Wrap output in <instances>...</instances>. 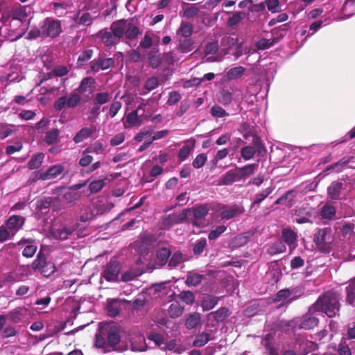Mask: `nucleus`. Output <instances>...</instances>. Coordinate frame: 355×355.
I'll return each mask as SVG.
<instances>
[{"mask_svg": "<svg viewBox=\"0 0 355 355\" xmlns=\"http://www.w3.org/2000/svg\"><path fill=\"white\" fill-rule=\"evenodd\" d=\"M27 17L24 6L8 7L4 9L1 14V24L9 32L8 35H5V37L11 41L16 40L19 37L16 31L26 20Z\"/></svg>", "mask_w": 355, "mask_h": 355, "instance_id": "1", "label": "nucleus"}, {"mask_svg": "<svg viewBox=\"0 0 355 355\" xmlns=\"http://www.w3.org/2000/svg\"><path fill=\"white\" fill-rule=\"evenodd\" d=\"M120 341V329L115 324L100 327L95 335V346L103 349L105 353L114 351Z\"/></svg>", "mask_w": 355, "mask_h": 355, "instance_id": "2", "label": "nucleus"}, {"mask_svg": "<svg viewBox=\"0 0 355 355\" xmlns=\"http://www.w3.org/2000/svg\"><path fill=\"white\" fill-rule=\"evenodd\" d=\"M340 294L329 291L320 295L316 302L309 307V312H322L329 318L339 315L341 304Z\"/></svg>", "mask_w": 355, "mask_h": 355, "instance_id": "3", "label": "nucleus"}, {"mask_svg": "<svg viewBox=\"0 0 355 355\" xmlns=\"http://www.w3.org/2000/svg\"><path fill=\"white\" fill-rule=\"evenodd\" d=\"M252 144L253 146H246L241 149V156L244 160L251 159L256 153L258 155H263L266 153L261 139L257 135H252Z\"/></svg>", "mask_w": 355, "mask_h": 355, "instance_id": "4", "label": "nucleus"}, {"mask_svg": "<svg viewBox=\"0 0 355 355\" xmlns=\"http://www.w3.org/2000/svg\"><path fill=\"white\" fill-rule=\"evenodd\" d=\"M211 205L207 203L196 205L191 208H185L189 210V216L192 215V218L189 220L193 226L201 227L204 225V219L209 214Z\"/></svg>", "mask_w": 355, "mask_h": 355, "instance_id": "5", "label": "nucleus"}, {"mask_svg": "<svg viewBox=\"0 0 355 355\" xmlns=\"http://www.w3.org/2000/svg\"><path fill=\"white\" fill-rule=\"evenodd\" d=\"M329 228L319 229L314 234L313 241L320 252L327 253L331 250L332 239Z\"/></svg>", "mask_w": 355, "mask_h": 355, "instance_id": "6", "label": "nucleus"}, {"mask_svg": "<svg viewBox=\"0 0 355 355\" xmlns=\"http://www.w3.org/2000/svg\"><path fill=\"white\" fill-rule=\"evenodd\" d=\"M81 102V96L78 92H71L69 96H62L58 98L53 104L56 111H61L65 107L74 108Z\"/></svg>", "mask_w": 355, "mask_h": 355, "instance_id": "7", "label": "nucleus"}, {"mask_svg": "<svg viewBox=\"0 0 355 355\" xmlns=\"http://www.w3.org/2000/svg\"><path fill=\"white\" fill-rule=\"evenodd\" d=\"M62 32V26L60 21L47 17L44 21L42 26V37L55 38Z\"/></svg>", "mask_w": 355, "mask_h": 355, "instance_id": "8", "label": "nucleus"}, {"mask_svg": "<svg viewBox=\"0 0 355 355\" xmlns=\"http://www.w3.org/2000/svg\"><path fill=\"white\" fill-rule=\"evenodd\" d=\"M189 210L184 209L180 214L173 213L162 216L161 222L164 228H170L175 225L189 222Z\"/></svg>", "mask_w": 355, "mask_h": 355, "instance_id": "9", "label": "nucleus"}, {"mask_svg": "<svg viewBox=\"0 0 355 355\" xmlns=\"http://www.w3.org/2000/svg\"><path fill=\"white\" fill-rule=\"evenodd\" d=\"M121 270V267L120 263L117 260L112 259L105 266L101 276L107 282H116L119 279Z\"/></svg>", "mask_w": 355, "mask_h": 355, "instance_id": "10", "label": "nucleus"}, {"mask_svg": "<svg viewBox=\"0 0 355 355\" xmlns=\"http://www.w3.org/2000/svg\"><path fill=\"white\" fill-rule=\"evenodd\" d=\"M303 295V291L297 288H284L279 291L274 299L275 302H283L282 304H289Z\"/></svg>", "mask_w": 355, "mask_h": 355, "instance_id": "11", "label": "nucleus"}, {"mask_svg": "<svg viewBox=\"0 0 355 355\" xmlns=\"http://www.w3.org/2000/svg\"><path fill=\"white\" fill-rule=\"evenodd\" d=\"M315 312H309L302 317L297 318L294 320L295 327L299 329L311 330L319 324V319L312 315Z\"/></svg>", "mask_w": 355, "mask_h": 355, "instance_id": "12", "label": "nucleus"}, {"mask_svg": "<svg viewBox=\"0 0 355 355\" xmlns=\"http://www.w3.org/2000/svg\"><path fill=\"white\" fill-rule=\"evenodd\" d=\"M114 60L112 58H107L99 56L89 62V67L92 72L96 73L100 70H106L112 67Z\"/></svg>", "mask_w": 355, "mask_h": 355, "instance_id": "13", "label": "nucleus"}, {"mask_svg": "<svg viewBox=\"0 0 355 355\" xmlns=\"http://www.w3.org/2000/svg\"><path fill=\"white\" fill-rule=\"evenodd\" d=\"M64 170L61 164H56L49 168L46 171H37L35 172V177L39 180H51L58 177Z\"/></svg>", "mask_w": 355, "mask_h": 355, "instance_id": "14", "label": "nucleus"}, {"mask_svg": "<svg viewBox=\"0 0 355 355\" xmlns=\"http://www.w3.org/2000/svg\"><path fill=\"white\" fill-rule=\"evenodd\" d=\"M243 180L239 167L231 169L223 174L219 181V185H232L235 182H239Z\"/></svg>", "mask_w": 355, "mask_h": 355, "instance_id": "15", "label": "nucleus"}, {"mask_svg": "<svg viewBox=\"0 0 355 355\" xmlns=\"http://www.w3.org/2000/svg\"><path fill=\"white\" fill-rule=\"evenodd\" d=\"M76 230L74 225H62L58 229H53L51 234L53 236L58 240L64 241L69 239Z\"/></svg>", "mask_w": 355, "mask_h": 355, "instance_id": "16", "label": "nucleus"}, {"mask_svg": "<svg viewBox=\"0 0 355 355\" xmlns=\"http://www.w3.org/2000/svg\"><path fill=\"white\" fill-rule=\"evenodd\" d=\"M344 180H337L331 182L327 189V193L330 198L338 200L340 198V192L343 189Z\"/></svg>", "mask_w": 355, "mask_h": 355, "instance_id": "17", "label": "nucleus"}, {"mask_svg": "<svg viewBox=\"0 0 355 355\" xmlns=\"http://www.w3.org/2000/svg\"><path fill=\"white\" fill-rule=\"evenodd\" d=\"M295 216H297L295 222L297 224L312 223L311 218L312 211L310 209L300 207L295 210Z\"/></svg>", "mask_w": 355, "mask_h": 355, "instance_id": "18", "label": "nucleus"}, {"mask_svg": "<svg viewBox=\"0 0 355 355\" xmlns=\"http://www.w3.org/2000/svg\"><path fill=\"white\" fill-rule=\"evenodd\" d=\"M95 83V79L92 77L83 78L79 86L75 89V92H78L79 94L85 92L92 93Z\"/></svg>", "mask_w": 355, "mask_h": 355, "instance_id": "19", "label": "nucleus"}, {"mask_svg": "<svg viewBox=\"0 0 355 355\" xmlns=\"http://www.w3.org/2000/svg\"><path fill=\"white\" fill-rule=\"evenodd\" d=\"M193 33V25L189 21H182L176 31V36L178 38H188L191 37Z\"/></svg>", "mask_w": 355, "mask_h": 355, "instance_id": "20", "label": "nucleus"}, {"mask_svg": "<svg viewBox=\"0 0 355 355\" xmlns=\"http://www.w3.org/2000/svg\"><path fill=\"white\" fill-rule=\"evenodd\" d=\"M127 22L128 21L125 19H119L112 23L110 30L117 38L119 39L123 37Z\"/></svg>", "mask_w": 355, "mask_h": 355, "instance_id": "21", "label": "nucleus"}, {"mask_svg": "<svg viewBox=\"0 0 355 355\" xmlns=\"http://www.w3.org/2000/svg\"><path fill=\"white\" fill-rule=\"evenodd\" d=\"M25 244L26 245L22 251V255L26 258L33 257L37 251V246L33 244V241L21 240L18 243V245H24Z\"/></svg>", "mask_w": 355, "mask_h": 355, "instance_id": "22", "label": "nucleus"}, {"mask_svg": "<svg viewBox=\"0 0 355 355\" xmlns=\"http://www.w3.org/2000/svg\"><path fill=\"white\" fill-rule=\"evenodd\" d=\"M194 41L191 37L178 38L177 50L181 53H187L192 51Z\"/></svg>", "mask_w": 355, "mask_h": 355, "instance_id": "23", "label": "nucleus"}, {"mask_svg": "<svg viewBox=\"0 0 355 355\" xmlns=\"http://www.w3.org/2000/svg\"><path fill=\"white\" fill-rule=\"evenodd\" d=\"M243 212L244 209L243 207L239 206L237 205H234L230 208L222 211L220 216L223 219L229 220L234 218L235 216L238 214H243Z\"/></svg>", "mask_w": 355, "mask_h": 355, "instance_id": "24", "label": "nucleus"}, {"mask_svg": "<svg viewBox=\"0 0 355 355\" xmlns=\"http://www.w3.org/2000/svg\"><path fill=\"white\" fill-rule=\"evenodd\" d=\"M98 36L101 37L103 44L107 46L113 45L117 42V37L112 31L102 30L98 32Z\"/></svg>", "mask_w": 355, "mask_h": 355, "instance_id": "25", "label": "nucleus"}, {"mask_svg": "<svg viewBox=\"0 0 355 355\" xmlns=\"http://www.w3.org/2000/svg\"><path fill=\"white\" fill-rule=\"evenodd\" d=\"M282 238L285 243L291 246L296 243L297 235V233L291 228H285L282 230Z\"/></svg>", "mask_w": 355, "mask_h": 355, "instance_id": "26", "label": "nucleus"}, {"mask_svg": "<svg viewBox=\"0 0 355 355\" xmlns=\"http://www.w3.org/2000/svg\"><path fill=\"white\" fill-rule=\"evenodd\" d=\"M141 32L137 26L132 23L128 21L127 26L125 29L124 35L127 40H134L137 38Z\"/></svg>", "mask_w": 355, "mask_h": 355, "instance_id": "27", "label": "nucleus"}, {"mask_svg": "<svg viewBox=\"0 0 355 355\" xmlns=\"http://www.w3.org/2000/svg\"><path fill=\"white\" fill-rule=\"evenodd\" d=\"M219 297L211 295L204 297L202 300L201 306L203 311H209L216 306Z\"/></svg>", "mask_w": 355, "mask_h": 355, "instance_id": "28", "label": "nucleus"}, {"mask_svg": "<svg viewBox=\"0 0 355 355\" xmlns=\"http://www.w3.org/2000/svg\"><path fill=\"white\" fill-rule=\"evenodd\" d=\"M201 321L200 314L197 312L189 313L185 320V327L188 329L196 328Z\"/></svg>", "mask_w": 355, "mask_h": 355, "instance_id": "29", "label": "nucleus"}, {"mask_svg": "<svg viewBox=\"0 0 355 355\" xmlns=\"http://www.w3.org/2000/svg\"><path fill=\"white\" fill-rule=\"evenodd\" d=\"M346 302L353 304L355 302V277L349 281L348 286L345 288Z\"/></svg>", "mask_w": 355, "mask_h": 355, "instance_id": "30", "label": "nucleus"}, {"mask_svg": "<svg viewBox=\"0 0 355 355\" xmlns=\"http://www.w3.org/2000/svg\"><path fill=\"white\" fill-rule=\"evenodd\" d=\"M184 310V306H181L178 302H175L169 306L168 314L171 318H177L182 315Z\"/></svg>", "mask_w": 355, "mask_h": 355, "instance_id": "31", "label": "nucleus"}, {"mask_svg": "<svg viewBox=\"0 0 355 355\" xmlns=\"http://www.w3.org/2000/svg\"><path fill=\"white\" fill-rule=\"evenodd\" d=\"M24 223V218L18 216H12L6 222V225L10 230L19 229Z\"/></svg>", "mask_w": 355, "mask_h": 355, "instance_id": "32", "label": "nucleus"}, {"mask_svg": "<svg viewBox=\"0 0 355 355\" xmlns=\"http://www.w3.org/2000/svg\"><path fill=\"white\" fill-rule=\"evenodd\" d=\"M44 157V155L42 153H38L33 155L28 162V168L31 170L39 168L42 165Z\"/></svg>", "mask_w": 355, "mask_h": 355, "instance_id": "33", "label": "nucleus"}, {"mask_svg": "<svg viewBox=\"0 0 355 355\" xmlns=\"http://www.w3.org/2000/svg\"><path fill=\"white\" fill-rule=\"evenodd\" d=\"M211 336L209 333L202 332L198 334L193 342V346L196 347H201L205 345L209 340H211Z\"/></svg>", "mask_w": 355, "mask_h": 355, "instance_id": "34", "label": "nucleus"}, {"mask_svg": "<svg viewBox=\"0 0 355 355\" xmlns=\"http://www.w3.org/2000/svg\"><path fill=\"white\" fill-rule=\"evenodd\" d=\"M210 315L213 316V319L217 322H223L230 315L227 308L221 307L216 311L211 312Z\"/></svg>", "mask_w": 355, "mask_h": 355, "instance_id": "35", "label": "nucleus"}, {"mask_svg": "<svg viewBox=\"0 0 355 355\" xmlns=\"http://www.w3.org/2000/svg\"><path fill=\"white\" fill-rule=\"evenodd\" d=\"M47 263L46 258L42 251H40L36 259L31 263V267L35 271H40L42 267Z\"/></svg>", "mask_w": 355, "mask_h": 355, "instance_id": "36", "label": "nucleus"}, {"mask_svg": "<svg viewBox=\"0 0 355 355\" xmlns=\"http://www.w3.org/2000/svg\"><path fill=\"white\" fill-rule=\"evenodd\" d=\"M92 134V130L89 129V128L84 127L81 128L73 137V141L76 144H78L80 142H82L85 139L89 138L91 137Z\"/></svg>", "mask_w": 355, "mask_h": 355, "instance_id": "37", "label": "nucleus"}, {"mask_svg": "<svg viewBox=\"0 0 355 355\" xmlns=\"http://www.w3.org/2000/svg\"><path fill=\"white\" fill-rule=\"evenodd\" d=\"M204 278V275L196 273L189 272L187 276L186 284L188 286H196L199 285Z\"/></svg>", "mask_w": 355, "mask_h": 355, "instance_id": "38", "label": "nucleus"}, {"mask_svg": "<svg viewBox=\"0 0 355 355\" xmlns=\"http://www.w3.org/2000/svg\"><path fill=\"white\" fill-rule=\"evenodd\" d=\"M272 336L270 334H268L265 336L264 338L263 339L262 344L263 345L265 349L268 351L270 355H277V351L273 347L272 343Z\"/></svg>", "mask_w": 355, "mask_h": 355, "instance_id": "39", "label": "nucleus"}, {"mask_svg": "<svg viewBox=\"0 0 355 355\" xmlns=\"http://www.w3.org/2000/svg\"><path fill=\"white\" fill-rule=\"evenodd\" d=\"M258 167L257 164H248L242 167H239L241 175L243 180H245L250 175H252Z\"/></svg>", "mask_w": 355, "mask_h": 355, "instance_id": "40", "label": "nucleus"}, {"mask_svg": "<svg viewBox=\"0 0 355 355\" xmlns=\"http://www.w3.org/2000/svg\"><path fill=\"white\" fill-rule=\"evenodd\" d=\"M245 72V69L242 66H239L230 69L227 72V77L230 80L241 78Z\"/></svg>", "mask_w": 355, "mask_h": 355, "instance_id": "41", "label": "nucleus"}, {"mask_svg": "<svg viewBox=\"0 0 355 355\" xmlns=\"http://www.w3.org/2000/svg\"><path fill=\"white\" fill-rule=\"evenodd\" d=\"M273 190L274 188L272 187H269L261 192L257 193L254 196V201L252 203V206L261 203L273 191Z\"/></svg>", "mask_w": 355, "mask_h": 355, "instance_id": "42", "label": "nucleus"}, {"mask_svg": "<svg viewBox=\"0 0 355 355\" xmlns=\"http://www.w3.org/2000/svg\"><path fill=\"white\" fill-rule=\"evenodd\" d=\"M148 58L150 66L153 69L157 68L162 63V57L157 55L155 51H150L148 54Z\"/></svg>", "mask_w": 355, "mask_h": 355, "instance_id": "43", "label": "nucleus"}, {"mask_svg": "<svg viewBox=\"0 0 355 355\" xmlns=\"http://www.w3.org/2000/svg\"><path fill=\"white\" fill-rule=\"evenodd\" d=\"M94 54V51L92 49H86L83 51L81 54L78 56L77 60L78 67L80 68L83 66V64L89 60Z\"/></svg>", "mask_w": 355, "mask_h": 355, "instance_id": "44", "label": "nucleus"}, {"mask_svg": "<svg viewBox=\"0 0 355 355\" xmlns=\"http://www.w3.org/2000/svg\"><path fill=\"white\" fill-rule=\"evenodd\" d=\"M141 107V105L138 107V108L135 110L130 112L126 116V123H128L130 125H139L140 121L138 117V112L139 109Z\"/></svg>", "mask_w": 355, "mask_h": 355, "instance_id": "45", "label": "nucleus"}, {"mask_svg": "<svg viewBox=\"0 0 355 355\" xmlns=\"http://www.w3.org/2000/svg\"><path fill=\"white\" fill-rule=\"evenodd\" d=\"M82 194L80 192L69 191L66 192L63 196V199L67 203H75L79 200Z\"/></svg>", "mask_w": 355, "mask_h": 355, "instance_id": "46", "label": "nucleus"}, {"mask_svg": "<svg viewBox=\"0 0 355 355\" xmlns=\"http://www.w3.org/2000/svg\"><path fill=\"white\" fill-rule=\"evenodd\" d=\"M178 298L187 304L192 305L195 301L194 294L189 291H182L178 295Z\"/></svg>", "mask_w": 355, "mask_h": 355, "instance_id": "47", "label": "nucleus"}, {"mask_svg": "<svg viewBox=\"0 0 355 355\" xmlns=\"http://www.w3.org/2000/svg\"><path fill=\"white\" fill-rule=\"evenodd\" d=\"M60 131L57 128L52 129L46 132L44 141L49 145L53 144L57 142Z\"/></svg>", "mask_w": 355, "mask_h": 355, "instance_id": "48", "label": "nucleus"}, {"mask_svg": "<svg viewBox=\"0 0 355 355\" xmlns=\"http://www.w3.org/2000/svg\"><path fill=\"white\" fill-rule=\"evenodd\" d=\"M336 215V209L334 206L325 205L321 209V216L323 218L331 219Z\"/></svg>", "mask_w": 355, "mask_h": 355, "instance_id": "49", "label": "nucleus"}, {"mask_svg": "<svg viewBox=\"0 0 355 355\" xmlns=\"http://www.w3.org/2000/svg\"><path fill=\"white\" fill-rule=\"evenodd\" d=\"M249 241V237L244 234H239L232 241V245L234 248H240L245 245Z\"/></svg>", "mask_w": 355, "mask_h": 355, "instance_id": "50", "label": "nucleus"}, {"mask_svg": "<svg viewBox=\"0 0 355 355\" xmlns=\"http://www.w3.org/2000/svg\"><path fill=\"white\" fill-rule=\"evenodd\" d=\"M286 248L285 245L282 242L278 241V242L273 243L270 246V248L268 249V252L270 254H276L284 252L286 251Z\"/></svg>", "mask_w": 355, "mask_h": 355, "instance_id": "51", "label": "nucleus"}, {"mask_svg": "<svg viewBox=\"0 0 355 355\" xmlns=\"http://www.w3.org/2000/svg\"><path fill=\"white\" fill-rule=\"evenodd\" d=\"M275 44V39L261 38L256 42V47L259 50H265L269 49Z\"/></svg>", "mask_w": 355, "mask_h": 355, "instance_id": "52", "label": "nucleus"}, {"mask_svg": "<svg viewBox=\"0 0 355 355\" xmlns=\"http://www.w3.org/2000/svg\"><path fill=\"white\" fill-rule=\"evenodd\" d=\"M207 246V240L205 238H202L197 241L193 248V253L195 255H200Z\"/></svg>", "mask_w": 355, "mask_h": 355, "instance_id": "53", "label": "nucleus"}, {"mask_svg": "<svg viewBox=\"0 0 355 355\" xmlns=\"http://www.w3.org/2000/svg\"><path fill=\"white\" fill-rule=\"evenodd\" d=\"M54 199L51 197L45 198L37 201V209L40 211L49 209Z\"/></svg>", "mask_w": 355, "mask_h": 355, "instance_id": "54", "label": "nucleus"}, {"mask_svg": "<svg viewBox=\"0 0 355 355\" xmlns=\"http://www.w3.org/2000/svg\"><path fill=\"white\" fill-rule=\"evenodd\" d=\"M160 85L159 80L156 76H152L147 79L144 84V89L150 92L157 88Z\"/></svg>", "mask_w": 355, "mask_h": 355, "instance_id": "55", "label": "nucleus"}, {"mask_svg": "<svg viewBox=\"0 0 355 355\" xmlns=\"http://www.w3.org/2000/svg\"><path fill=\"white\" fill-rule=\"evenodd\" d=\"M183 256L181 252H175L168 261V266L170 268H176L178 267L181 263L183 262Z\"/></svg>", "mask_w": 355, "mask_h": 355, "instance_id": "56", "label": "nucleus"}, {"mask_svg": "<svg viewBox=\"0 0 355 355\" xmlns=\"http://www.w3.org/2000/svg\"><path fill=\"white\" fill-rule=\"evenodd\" d=\"M56 270V267L53 262H47L40 271L44 277H50Z\"/></svg>", "mask_w": 355, "mask_h": 355, "instance_id": "57", "label": "nucleus"}, {"mask_svg": "<svg viewBox=\"0 0 355 355\" xmlns=\"http://www.w3.org/2000/svg\"><path fill=\"white\" fill-rule=\"evenodd\" d=\"M111 96L107 92H100L95 95L94 104L103 105L107 103Z\"/></svg>", "mask_w": 355, "mask_h": 355, "instance_id": "58", "label": "nucleus"}, {"mask_svg": "<svg viewBox=\"0 0 355 355\" xmlns=\"http://www.w3.org/2000/svg\"><path fill=\"white\" fill-rule=\"evenodd\" d=\"M266 6L272 13H276L281 10V6L279 0H266Z\"/></svg>", "mask_w": 355, "mask_h": 355, "instance_id": "59", "label": "nucleus"}, {"mask_svg": "<svg viewBox=\"0 0 355 355\" xmlns=\"http://www.w3.org/2000/svg\"><path fill=\"white\" fill-rule=\"evenodd\" d=\"M207 157L206 154L201 153L198 155L192 162V166L195 168H202L206 163Z\"/></svg>", "mask_w": 355, "mask_h": 355, "instance_id": "60", "label": "nucleus"}, {"mask_svg": "<svg viewBox=\"0 0 355 355\" xmlns=\"http://www.w3.org/2000/svg\"><path fill=\"white\" fill-rule=\"evenodd\" d=\"M219 49V46L217 42H208L204 49V53L206 55L215 54Z\"/></svg>", "mask_w": 355, "mask_h": 355, "instance_id": "61", "label": "nucleus"}, {"mask_svg": "<svg viewBox=\"0 0 355 355\" xmlns=\"http://www.w3.org/2000/svg\"><path fill=\"white\" fill-rule=\"evenodd\" d=\"M227 230V227L225 225H219L217 226L214 230H211L209 235L208 238L209 240H215L218 238L225 231Z\"/></svg>", "mask_w": 355, "mask_h": 355, "instance_id": "62", "label": "nucleus"}, {"mask_svg": "<svg viewBox=\"0 0 355 355\" xmlns=\"http://www.w3.org/2000/svg\"><path fill=\"white\" fill-rule=\"evenodd\" d=\"M171 255V252L166 248H162L157 251V257L163 263H166Z\"/></svg>", "mask_w": 355, "mask_h": 355, "instance_id": "63", "label": "nucleus"}, {"mask_svg": "<svg viewBox=\"0 0 355 355\" xmlns=\"http://www.w3.org/2000/svg\"><path fill=\"white\" fill-rule=\"evenodd\" d=\"M105 186L104 180H98L92 182L89 185L91 193H97L100 191Z\"/></svg>", "mask_w": 355, "mask_h": 355, "instance_id": "64", "label": "nucleus"}]
</instances>
